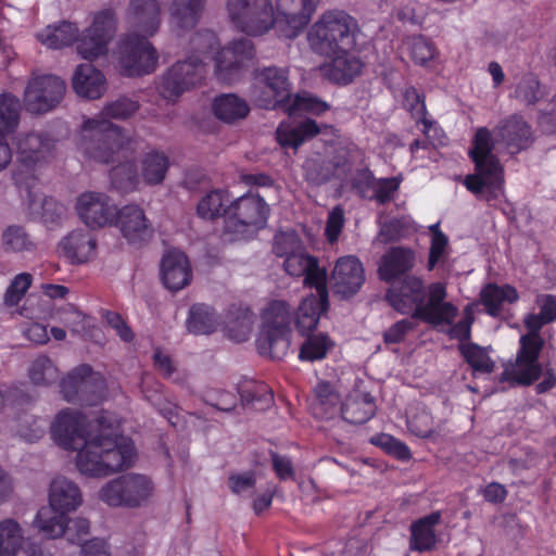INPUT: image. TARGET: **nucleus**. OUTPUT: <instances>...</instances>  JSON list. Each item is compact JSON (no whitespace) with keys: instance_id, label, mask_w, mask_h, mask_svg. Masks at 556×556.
Instances as JSON below:
<instances>
[{"instance_id":"a19ab883","label":"nucleus","mask_w":556,"mask_h":556,"mask_svg":"<svg viewBox=\"0 0 556 556\" xmlns=\"http://www.w3.org/2000/svg\"><path fill=\"white\" fill-rule=\"evenodd\" d=\"M141 391L144 399L151 403L166 420L176 426L178 418L177 406L163 397V384L152 381L146 376L141 381Z\"/></svg>"},{"instance_id":"864d4df0","label":"nucleus","mask_w":556,"mask_h":556,"mask_svg":"<svg viewBox=\"0 0 556 556\" xmlns=\"http://www.w3.org/2000/svg\"><path fill=\"white\" fill-rule=\"evenodd\" d=\"M24 543L22 529L13 519L0 521V556H11Z\"/></svg>"},{"instance_id":"ddd939ff","label":"nucleus","mask_w":556,"mask_h":556,"mask_svg":"<svg viewBox=\"0 0 556 556\" xmlns=\"http://www.w3.org/2000/svg\"><path fill=\"white\" fill-rule=\"evenodd\" d=\"M60 390L65 401L80 405H96L102 399L105 384L88 364L75 367L60 381Z\"/></svg>"},{"instance_id":"e2e57ef3","label":"nucleus","mask_w":556,"mask_h":556,"mask_svg":"<svg viewBox=\"0 0 556 556\" xmlns=\"http://www.w3.org/2000/svg\"><path fill=\"white\" fill-rule=\"evenodd\" d=\"M401 184V176L378 178L372 187V199L380 205L390 203L394 199V194L400 190Z\"/></svg>"},{"instance_id":"4be33fe9","label":"nucleus","mask_w":556,"mask_h":556,"mask_svg":"<svg viewBox=\"0 0 556 556\" xmlns=\"http://www.w3.org/2000/svg\"><path fill=\"white\" fill-rule=\"evenodd\" d=\"M332 289L342 299L356 294L365 282L362 262L353 255L340 257L331 274Z\"/></svg>"},{"instance_id":"f704fd0d","label":"nucleus","mask_w":556,"mask_h":556,"mask_svg":"<svg viewBox=\"0 0 556 556\" xmlns=\"http://www.w3.org/2000/svg\"><path fill=\"white\" fill-rule=\"evenodd\" d=\"M329 308V301H324L313 293L304 298L295 314V327L301 336L312 333L320 319L323 313Z\"/></svg>"},{"instance_id":"4468645a","label":"nucleus","mask_w":556,"mask_h":556,"mask_svg":"<svg viewBox=\"0 0 556 556\" xmlns=\"http://www.w3.org/2000/svg\"><path fill=\"white\" fill-rule=\"evenodd\" d=\"M227 9L235 27L249 36H260L271 28L270 0H228Z\"/></svg>"},{"instance_id":"a211bd4d","label":"nucleus","mask_w":556,"mask_h":556,"mask_svg":"<svg viewBox=\"0 0 556 556\" xmlns=\"http://www.w3.org/2000/svg\"><path fill=\"white\" fill-rule=\"evenodd\" d=\"M319 0H277L271 28L279 37L292 39L309 23Z\"/></svg>"},{"instance_id":"6e6d98bb","label":"nucleus","mask_w":556,"mask_h":556,"mask_svg":"<svg viewBox=\"0 0 556 556\" xmlns=\"http://www.w3.org/2000/svg\"><path fill=\"white\" fill-rule=\"evenodd\" d=\"M459 351L465 362L472 368L475 372L490 374L493 371V361L478 344H463L460 345Z\"/></svg>"},{"instance_id":"8fccbe9b","label":"nucleus","mask_w":556,"mask_h":556,"mask_svg":"<svg viewBox=\"0 0 556 556\" xmlns=\"http://www.w3.org/2000/svg\"><path fill=\"white\" fill-rule=\"evenodd\" d=\"M140 178L132 161L121 162L110 170L112 187L122 193L135 191L139 186Z\"/></svg>"},{"instance_id":"e433bc0d","label":"nucleus","mask_w":556,"mask_h":556,"mask_svg":"<svg viewBox=\"0 0 556 556\" xmlns=\"http://www.w3.org/2000/svg\"><path fill=\"white\" fill-rule=\"evenodd\" d=\"M170 167V161L163 151L153 149L143 154L140 161V177L148 186L163 184Z\"/></svg>"},{"instance_id":"b1692460","label":"nucleus","mask_w":556,"mask_h":556,"mask_svg":"<svg viewBox=\"0 0 556 556\" xmlns=\"http://www.w3.org/2000/svg\"><path fill=\"white\" fill-rule=\"evenodd\" d=\"M20 118V99L11 93L0 94V172L7 168L12 160V151L7 142V136L15 131Z\"/></svg>"},{"instance_id":"bb28decb","label":"nucleus","mask_w":556,"mask_h":556,"mask_svg":"<svg viewBox=\"0 0 556 556\" xmlns=\"http://www.w3.org/2000/svg\"><path fill=\"white\" fill-rule=\"evenodd\" d=\"M331 60L320 66L323 76L337 85H348L362 73L363 62L346 52L334 53Z\"/></svg>"},{"instance_id":"c03bdc74","label":"nucleus","mask_w":556,"mask_h":556,"mask_svg":"<svg viewBox=\"0 0 556 556\" xmlns=\"http://www.w3.org/2000/svg\"><path fill=\"white\" fill-rule=\"evenodd\" d=\"M187 329L193 334H210L218 326L215 311L205 304H193L186 321Z\"/></svg>"},{"instance_id":"9b49d317","label":"nucleus","mask_w":556,"mask_h":556,"mask_svg":"<svg viewBox=\"0 0 556 556\" xmlns=\"http://www.w3.org/2000/svg\"><path fill=\"white\" fill-rule=\"evenodd\" d=\"M153 490L147 476L125 473L106 482L99 491V498L111 507L136 508L150 498Z\"/></svg>"},{"instance_id":"3c124183","label":"nucleus","mask_w":556,"mask_h":556,"mask_svg":"<svg viewBox=\"0 0 556 556\" xmlns=\"http://www.w3.org/2000/svg\"><path fill=\"white\" fill-rule=\"evenodd\" d=\"M78 27L71 22H62L54 27H48L46 34H40L39 39L51 49L68 47L77 40Z\"/></svg>"},{"instance_id":"5701e85b","label":"nucleus","mask_w":556,"mask_h":556,"mask_svg":"<svg viewBox=\"0 0 556 556\" xmlns=\"http://www.w3.org/2000/svg\"><path fill=\"white\" fill-rule=\"evenodd\" d=\"M416 253L412 248L396 245L389 248L381 256L378 275L380 280L392 285L415 267Z\"/></svg>"},{"instance_id":"cd10ccee","label":"nucleus","mask_w":556,"mask_h":556,"mask_svg":"<svg viewBox=\"0 0 556 556\" xmlns=\"http://www.w3.org/2000/svg\"><path fill=\"white\" fill-rule=\"evenodd\" d=\"M126 18L132 27L153 36L161 25L160 4L157 0H130Z\"/></svg>"},{"instance_id":"5fc2aeb1","label":"nucleus","mask_w":556,"mask_h":556,"mask_svg":"<svg viewBox=\"0 0 556 556\" xmlns=\"http://www.w3.org/2000/svg\"><path fill=\"white\" fill-rule=\"evenodd\" d=\"M29 379L37 386H49L59 377V370L46 355L35 358L28 369Z\"/></svg>"},{"instance_id":"338daca9","label":"nucleus","mask_w":556,"mask_h":556,"mask_svg":"<svg viewBox=\"0 0 556 556\" xmlns=\"http://www.w3.org/2000/svg\"><path fill=\"white\" fill-rule=\"evenodd\" d=\"M90 532V523L86 518H75L70 519L66 527L65 538L66 540L76 545H81V547L89 543L91 540H88Z\"/></svg>"},{"instance_id":"0eeeda50","label":"nucleus","mask_w":556,"mask_h":556,"mask_svg":"<svg viewBox=\"0 0 556 556\" xmlns=\"http://www.w3.org/2000/svg\"><path fill=\"white\" fill-rule=\"evenodd\" d=\"M291 306L282 300H271L262 312V328L256 339L257 352L271 359H282L291 343Z\"/></svg>"},{"instance_id":"f8f14e48","label":"nucleus","mask_w":556,"mask_h":556,"mask_svg":"<svg viewBox=\"0 0 556 556\" xmlns=\"http://www.w3.org/2000/svg\"><path fill=\"white\" fill-rule=\"evenodd\" d=\"M159 55L146 36L126 34L118 43L121 74L126 77H141L155 71Z\"/></svg>"},{"instance_id":"bf43d9fd","label":"nucleus","mask_w":556,"mask_h":556,"mask_svg":"<svg viewBox=\"0 0 556 556\" xmlns=\"http://www.w3.org/2000/svg\"><path fill=\"white\" fill-rule=\"evenodd\" d=\"M370 443L380 447L388 455L393 456L397 460L407 462L412 458L409 447L399 439L388 433L376 434L370 438Z\"/></svg>"},{"instance_id":"f03ea898","label":"nucleus","mask_w":556,"mask_h":556,"mask_svg":"<svg viewBox=\"0 0 556 556\" xmlns=\"http://www.w3.org/2000/svg\"><path fill=\"white\" fill-rule=\"evenodd\" d=\"M139 110L137 101L119 98L101 111L103 118H88L81 127L79 147L86 157L109 164L128 160L136 151V140L106 118L126 119Z\"/></svg>"},{"instance_id":"4d7b16f0","label":"nucleus","mask_w":556,"mask_h":556,"mask_svg":"<svg viewBox=\"0 0 556 556\" xmlns=\"http://www.w3.org/2000/svg\"><path fill=\"white\" fill-rule=\"evenodd\" d=\"M303 276L305 286L316 290V294H314L315 296H318L324 301H329V292L327 288V270L326 268L319 266V262L316 256L309 261V264Z\"/></svg>"},{"instance_id":"603ef678","label":"nucleus","mask_w":556,"mask_h":556,"mask_svg":"<svg viewBox=\"0 0 556 556\" xmlns=\"http://www.w3.org/2000/svg\"><path fill=\"white\" fill-rule=\"evenodd\" d=\"M289 115L305 112L312 115L320 116L330 110V105L309 92L298 93L294 99L288 103L285 109Z\"/></svg>"},{"instance_id":"2eb2a0df","label":"nucleus","mask_w":556,"mask_h":556,"mask_svg":"<svg viewBox=\"0 0 556 556\" xmlns=\"http://www.w3.org/2000/svg\"><path fill=\"white\" fill-rule=\"evenodd\" d=\"M65 90V81L60 77L33 74L24 90V106L31 114L48 113L61 103Z\"/></svg>"},{"instance_id":"39448f33","label":"nucleus","mask_w":556,"mask_h":556,"mask_svg":"<svg viewBox=\"0 0 556 556\" xmlns=\"http://www.w3.org/2000/svg\"><path fill=\"white\" fill-rule=\"evenodd\" d=\"M53 148V140L43 132H29L17 138V159L12 177L18 190L26 193L31 205L38 201L35 192L38 184L37 167L50 155Z\"/></svg>"},{"instance_id":"ea45409f","label":"nucleus","mask_w":556,"mask_h":556,"mask_svg":"<svg viewBox=\"0 0 556 556\" xmlns=\"http://www.w3.org/2000/svg\"><path fill=\"white\" fill-rule=\"evenodd\" d=\"M227 189H213L199 201L197 213L203 219L214 220L218 217L227 219L228 205L232 201Z\"/></svg>"},{"instance_id":"13d9d810","label":"nucleus","mask_w":556,"mask_h":556,"mask_svg":"<svg viewBox=\"0 0 556 556\" xmlns=\"http://www.w3.org/2000/svg\"><path fill=\"white\" fill-rule=\"evenodd\" d=\"M241 401L255 410H265L274 403V394L267 384L257 383L242 390Z\"/></svg>"},{"instance_id":"c85d7f7f","label":"nucleus","mask_w":556,"mask_h":556,"mask_svg":"<svg viewBox=\"0 0 556 556\" xmlns=\"http://www.w3.org/2000/svg\"><path fill=\"white\" fill-rule=\"evenodd\" d=\"M441 513L432 511L412 522L409 527V548L418 553H428L435 549L438 536L435 528L441 521Z\"/></svg>"},{"instance_id":"a878e982","label":"nucleus","mask_w":556,"mask_h":556,"mask_svg":"<svg viewBox=\"0 0 556 556\" xmlns=\"http://www.w3.org/2000/svg\"><path fill=\"white\" fill-rule=\"evenodd\" d=\"M191 268L188 257L180 251H168L161 262V278L164 286L172 291H178L189 285Z\"/></svg>"},{"instance_id":"774afa93","label":"nucleus","mask_w":556,"mask_h":556,"mask_svg":"<svg viewBox=\"0 0 556 556\" xmlns=\"http://www.w3.org/2000/svg\"><path fill=\"white\" fill-rule=\"evenodd\" d=\"M448 238L443 231L431 235L430 249L427 262V270L432 271L438 263L446 255Z\"/></svg>"},{"instance_id":"c756f323","label":"nucleus","mask_w":556,"mask_h":556,"mask_svg":"<svg viewBox=\"0 0 556 556\" xmlns=\"http://www.w3.org/2000/svg\"><path fill=\"white\" fill-rule=\"evenodd\" d=\"M60 248L72 264H83L94 256L97 239L90 231L77 229L60 242Z\"/></svg>"},{"instance_id":"052dcab7","label":"nucleus","mask_w":556,"mask_h":556,"mask_svg":"<svg viewBox=\"0 0 556 556\" xmlns=\"http://www.w3.org/2000/svg\"><path fill=\"white\" fill-rule=\"evenodd\" d=\"M407 47L412 60L418 65H426L438 54L434 43L422 35L408 38Z\"/></svg>"},{"instance_id":"2f4dec72","label":"nucleus","mask_w":556,"mask_h":556,"mask_svg":"<svg viewBox=\"0 0 556 556\" xmlns=\"http://www.w3.org/2000/svg\"><path fill=\"white\" fill-rule=\"evenodd\" d=\"M519 300L517 289L508 283L497 285L488 282L479 293V301L484 306L485 313L491 317L500 316L504 303H516Z\"/></svg>"},{"instance_id":"de8ad7c7","label":"nucleus","mask_w":556,"mask_h":556,"mask_svg":"<svg viewBox=\"0 0 556 556\" xmlns=\"http://www.w3.org/2000/svg\"><path fill=\"white\" fill-rule=\"evenodd\" d=\"M314 410L321 418H331L340 405V395L328 381H319L313 390Z\"/></svg>"},{"instance_id":"49530a36","label":"nucleus","mask_w":556,"mask_h":556,"mask_svg":"<svg viewBox=\"0 0 556 556\" xmlns=\"http://www.w3.org/2000/svg\"><path fill=\"white\" fill-rule=\"evenodd\" d=\"M539 313H529L523 317V325L542 330L544 326L556 321V295L540 293L535 298Z\"/></svg>"},{"instance_id":"9d476101","label":"nucleus","mask_w":556,"mask_h":556,"mask_svg":"<svg viewBox=\"0 0 556 556\" xmlns=\"http://www.w3.org/2000/svg\"><path fill=\"white\" fill-rule=\"evenodd\" d=\"M525 327L527 333L519 338L515 364L504 369L502 380L528 387L536 382L543 374L540 354L545 345V340L541 336V330L530 326Z\"/></svg>"},{"instance_id":"4c0bfd02","label":"nucleus","mask_w":556,"mask_h":556,"mask_svg":"<svg viewBox=\"0 0 556 556\" xmlns=\"http://www.w3.org/2000/svg\"><path fill=\"white\" fill-rule=\"evenodd\" d=\"M320 131L321 128L316 123V121L306 118L293 127L279 126L277 128L276 135L277 140L281 147L296 150L304 142L312 140L317 135H319Z\"/></svg>"},{"instance_id":"680f3d73","label":"nucleus","mask_w":556,"mask_h":556,"mask_svg":"<svg viewBox=\"0 0 556 556\" xmlns=\"http://www.w3.org/2000/svg\"><path fill=\"white\" fill-rule=\"evenodd\" d=\"M3 248L8 252L31 251L35 248L29 235L22 226H9L2 235Z\"/></svg>"},{"instance_id":"393cba45","label":"nucleus","mask_w":556,"mask_h":556,"mask_svg":"<svg viewBox=\"0 0 556 556\" xmlns=\"http://www.w3.org/2000/svg\"><path fill=\"white\" fill-rule=\"evenodd\" d=\"M113 225L118 226L127 241L134 244L148 241L153 231L143 210L135 204L117 208Z\"/></svg>"},{"instance_id":"7c9ffc66","label":"nucleus","mask_w":556,"mask_h":556,"mask_svg":"<svg viewBox=\"0 0 556 556\" xmlns=\"http://www.w3.org/2000/svg\"><path fill=\"white\" fill-rule=\"evenodd\" d=\"M73 89L83 98L99 99L105 91L106 79L92 64H79L73 76Z\"/></svg>"},{"instance_id":"09e8293b","label":"nucleus","mask_w":556,"mask_h":556,"mask_svg":"<svg viewBox=\"0 0 556 556\" xmlns=\"http://www.w3.org/2000/svg\"><path fill=\"white\" fill-rule=\"evenodd\" d=\"M301 344L299 359L302 362H316L326 358L328 351L334 346L333 340L324 332L305 334Z\"/></svg>"},{"instance_id":"f3484780","label":"nucleus","mask_w":556,"mask_h":556,"mask_svg":"<svg viewBox=\"0 0 556 556\" xmlns=\"http://www.w3.org/2000/svg\"><path fill=\"white\" fill-rule=\"evenodd\" d=\"M117 17L112 9L94 14L92 24L77 37V52L85 60H96L108 53V46L115 35Z\"/></svg>"},{"instance_id":"412c9836","label":"nucleus","mask_w":556,"mask_h":556,"mask_svg":"<svg viewBox=\"0 0 556 556\" xmlns=\"http://www.w3.org/2000/svg\"><path fill=\"white\" fill-rule=\"evenodd\" d=\"M76 211L79 218L89 228H102L113 225L117 216V206L102 192H84L77 198Z\"/></svg>"},{"instance_id":"f257e3e1","label":"nucleus","mask_w":556,"mask_h":556,"mask_svg":"<svg viewBox=\"0 0 556 556\" xmlns=\"http://www.w3.org/2000/svg\"><path fill=\"white\" fill-rule=\"evenodd\" d=\"M116 420L102 410L92 420L77 410H61L51 426L54 442L77 451L76 467L85 476L101 478L131 466L136 448L131 439L119 433Z\"/></svg>"},{"instance_id":"37998d69","label":"nucleus","mask_w":556,"mask_h":556,"mask_svg":"<svg viewBox=\"0 0 556 556\" xmlns=\"http://www.w3.org/2000/svg\"><path fill=\"white\" fill-rule=\"evenodd\" d=\"M225 336L237 342L248 341L252 330L251 312L249 308L230 309L224 320Z\"/></svg>"},{"instance_id":"20e7f679","label":"nucleus","mask_w":556,"mask_h":556,"mask_svg":"<svg viewBox=\"0 0 556 556\" xmlns=\"http://www.w3.org/2000/svg\"><path fill=\"white\" fill-rule=\"evenodd\" d=\"M494 149L491 130L485 126L478 127L468 150L475 173L467 175L464 180L466 189L473 194H480L484 189L495 193L504 188L505 168Z\"/></svg>"},{"instance_id":"7ed1b4c3","label":"nucleus","mask_w":556,"mask_h":556,"mask_svg":"<svg viewBox=\"0 0 556 556\" xmlns=\"http://www.w3.org/2000/svg\"><path fill=\"white\" fill-rule=\"evenodd\" d=\"M446 285L434 281L429 285L417 275H406L390 285L386 300L392 308L402 315H410L430 325L452 324L458 315V308L445 301Z\"/></svg>"},{"instance_id":"79ce46f5","label":"nucleus","mask_w":556,"mask_h":556,"mask_svg":"<svg viewBox=\"0 0 556 556\" xmlns=\"http://www.w3.org/2000/svg\"><path fill=\"white\" fill-rule=\"evenodd\" d=\"M68 518L64 510L46 506L38 510L35 522L46 538L58 539L65 536Z\"/></svg>"},{"instance_id":"58836bf2","label":"nucleus","mask_w":556,"mask_h":556,"mask_svg":"<svg viewBox=\"0 0 556 556\" xmlns=\"http://www.w3.org/2000/svg\"><path fill=\"white\" fill-rule=\"evenodd\" d=\"M214 116L227 124L243 119L250 113L248 102L233 93H224L216 97L212 103Z\"/></svg>"},{"instance_id":"1a4fd4ad","label":"nucleus","mask_w":556,"mask_h":556,"mask_svg":"<svg viewBox=\"0 0 556 556\" xmlns=\"http://www.w3.org/2000/svg\"><path fill=\"white\" fill-rule=\"evenodd\" d=\"M270 208L265 200L248 192L230 202L224 235L229 240L248 239L267 225Z\"/></svg>"},{"instance_id":"aec40b11","label":"nucleus","mask_w":556,"mask_h":556,"mask_svg":"<svg viewBox=\"0 0 556 556\" xmlns=\"http://www.w3.org/2000/svg\"><path fill=\"white\" fill-rule=\"evenodd\" d=\"M491 132L495 144H502L510 155L528 150L535 141L532 126L517 113L501 119Z\"/></svg>"},{"instance_id":"6ab92c4d","label":"nucleus","mask_w":556,"mask_h":556,"mask_svg":"<svg viewBox=\"0 0 556 556\" xmlns=\"http://www.w3.org/2000/svg\"><path fill=\"white\" fill-rule=\"evenodd\" d=\"M261 85L255 90V101L265 110L286 109L291 100V84L287 68L264 67L258 75Z\"/></svg>"},{"instance_id":"0e129e2a","label":"nucleus","mask_w":556,"mask_h":556,"mask_svg":"<svg viewBox=\"0 0 556 556\" xmlns=\"http://www.w3.org/2000/svg\"><path fill=\"white\" fill-rule=\"evenodd\" d=\"M33 281V277L28 273H22L14 277L4 294V302L9 306L20 303Z\"/></svg>"},{"instance_id":"dca6fc26","label":"nucleus","mask_w":556,"mask_h":556,"mask_svg":"<svg viewBox=\"0 0 556 556\" xmlns=\"http://www.w3.org/2000/svg\"><path fill=\"white\" fill-rule=\"evenodd\" d=\"M204 61L191 55L172 65L162 76L160 94L167 100H176L186 91L195 88L205 78Z\"/></svg>"},{"instance_id":"473e14b6","label":"nucleus","mask_w":556,"mask_h":556,"mask_svg":"<svg viewBox=\"0 0 556 556\" xmlns=\"http://www.w3.org/2000/svg\"><path fill=\"white\" fill-rule=\"evenodd\" d=\"M80 504L81 493L77 484L63 477L52 480L49 489V506L70 514Z\"/></svg>"},{"instance_id":"6e6552de","label":"nucleus","mask_w":556,"mask_h":556,"mask_svg":"<svg viewBox=\"0 0 556 556\" xmlns=\"http://www.w3.org/2000/svg\"><path fill=\"white\" fill-rule=\"evenodd\" d=\"M192 43L194 46L205 43V47L201 50L203 54H211L216 51L214 55L215 72L218 79L223 81L233 80L236 74L255 56L254 45L248 38L235 39L217 51L219 42L216 35L213 31L205 30L195 34Z\"/></svg>"},{"instance_id":"423d86ee","label":"nucleus","mask_w":556,"mask_h":556,"mask_svg":"<svg viewBox=\"0 0 556 556\" xmlns=\"http://www.w3.org/2000/svg\"><path fill=\"white\" fill-rule=\"evenodd\" d=\"M355 20L343 11H331L311 27L307 38L312 49L321 55L351 51L355 43Z\"/></svg>"},{"instance_id":"c9c22d12","label":"nucleus","mask_w":556,"mask_h":556,"mask_svg":"<svg viewBox=\"0 0 556 556\" xmlns=\"http://www.w3.org/2000/svg\"><path fill=\"white\" fill-rule=\"evenodd\" d=\"M346 165L348 161L343 157L333 160L311 157L303 164L304 178L311 185L321 186L330 181L334 177L336 172Z\"/></svg>"},{"instance_id":"72a5a7b5","label":"nucleus","mask_w":556,"mask_h":556,"mask_svg":"<svg viewBox=\"0 0 556 556\" xmlns=\"http://www.w3.org/2000/svg\"><path fill=\"white\" fill-rule=\"evenodd\" d=\"M377 410L374 396L366 392L350 394L341 406L342 418L352 425H363L370 420Z\"/></svg>"},{"instance_id":"a18cd8bd","label":"nucleus","mask_w":556,"mask_h":556,"mask_svg":"<svg viewBox=\"0 0 556 556\" xmlns=\"http://www.w3.org/2000/svg\"><path fill=\"white\" fill-rule=\"evenodd\" d=\"M206 0H173L172 18L182 29L193 28L202 14Z\"/></svg>"},{"instance_id":"69168bd1","label":"nucleus","mask_w":556,"mask_h":556,"mask_svg":"<svg viewBox=\"0 0 556 556\" xmlns=\"http://www.w3.org/2000/svg\"><path fill=\"white\" fill-rule=\"evenodd\" d=\"M475 323V315H473V304H468L464 308V317L457 321L452 324H447L451 326L448 330V336L452 339H456L459 342H466L471 337V327Z\"/></svg>"}]
</instances>
